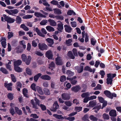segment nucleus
Here are the masks:
<instances>
[{"label": "nucleus", "mask_w": 121, "mask_h": 121, "mask_svg": "<svg viewBox=\"0 0 121 121\" xmlns=\"http://www.w3.org/2000/svg\"><path fill=\"white\" fill-rule=\"evenodd\" d=\"M91 42L92 45H94L96 43V41L94 38H92L91 39Z\"/></svg>", "instance_id": "56"}, {"label": "nucleus", "mask_w": 121, "mask_h": 121, "mask_svg": "<svg viewBox=\"0 0 121 121\" xmlns=\"http://www.w3.org/2000/svg\"><path fill=\"white\" fill-rule=\"evenodd\" d=\"M8 38L9 39L12 37L13 36V33L12 32H8Z\"/></svg>", "instance_id": "58"}, {"label": "nucleus", "mask_w": 121, "mask_h": 121, "mask_svg": "<svg viewBox=\"0 0 121 121\" xmlns=\"http://www.w3.org/2000/svg\"><path fill=\"white\" fill-rule=\"evenodd\" d=\"M55 18L57 20H62L63 19L64 17L63 16L61 15H57L56 16Z\"/></svg>", "instance_id": "47"}, {"label": "nucleus", "mask_w": 121, "mask_h": 121, "mask_svg": "<svg viewBox=\"0 0 121 121\" xmlns=\"http://www.w3.org/2000/svg\"><path fill=\"white\" fill-rule=\"evenodd\" d=\"M20 28H22L23 30L26 31H28L29 30L28 27L25 26V25L24 24H21L20 26Z\"/></svg>", "instance_id": "32"}, {"label": "nucleus", "mask_w": 121, "mask_h": 121, "mask_svg": "<svg viewBox=\"0 0 121 121\" xmlns=\"http://www.w3.org/2000/svg\"><path fill=\"white\" fill-rule=\"evenodd\" d=\"M116 112L115 110L112 109L109 112V114L111 116L116 117L117 115Z\"/></svg>", "instance_id": "15"}, {"label": "nucleus", "mask_w": 121, "mask_h": 121, "mask_svg": "<svg viewBox=\"0 0 121 121\" xmlns=\"http://www.w3.org/2000/svg\"><path fill=\"white\" fill-rule=\"evenodd\" d=\"M46 28L47 30L49 32H53L55 31L54 28L50 26H46Z\"/></svg>", "instance_id": "29"}, {"label": "nucleus", "mask_w": 121, "mask_h": 121, "mask_svg": "<svg viewBox=\"0 0 121 121\" xmlns=\"http://www.w3.org/2000/svg\"><path fill=\"white\" fill-rule=\"evenodd\" d=\"M19 36H21L25 35V33L24 31H19L18 32Z\"/></svg>", "instance_id": "63"}, {"label": "nucleus", "mask_w": 121, "mask_h": 121, "mask_svg": "<svg viewBox=\"0 0 121 121\" xmlns=\"http://www.w3.org/2000/svg\"><path fill=\"white\" fill-rule=\"evenodd\" d=\"M71 26L73 27H76L77 26L76 23L75 22H71L70 23Z\"/></svg>", "instance_id": "59"}, {"label": "nucleus", "mask_w": 121, "mask_h": 121, "mask_svg": "<svg viewBox=\"0 0 121 121\" xmlns=\"http://www.w3.org/2000/svg\"><path fill=\"white\" fill-rule=\"evenodd\" d=\"M22 93L26 97H28V92L27 89L25 88L23 89L22 90Z\"/></svg>", "instance_id": "31"}, {"label": "nucleus", "mask_w": 121, "mask_h": 121, "mask_svg": "<svg viewBox=\"0 0 121 121\" xmlns=\"http://www.w3.org/2000/svg\"><path fill=\"white\" fill-rule=\"evenodd\" d=\"M82 109V107H75V110L78 112L81 111Z\"/></svg>", "instance_id": "57"}, {"label": "nucleus", "mask_w": 121, "mask_h": 121, "mask_svg": "<svg viewBox=\"0 0 121 121\" xmlns=\"http://www.w3.org/2000/svg\"><path fill=\"white\" fill-rule=\"evenodd\" d=\"M54 13L56 14H60L61 13V10L58 9L56 8L53 9Z\"/></svg>", "instance_id": "23"}, {"label": "nucleus", "mask_w": 121, "mask_h": 121, "mask_svg": "<svg viewBox=\"0 0 121 121\" xmlns=\"http://www.w3.org/2000/svg\"><path fill=\"white\" fill-rule=\"evenodd\" d=\"M21 18L18 16H17L16 19V22L17 23L20 24L22 21Z\"/></svg>", "instance_id": "34"}, {"label": "nucleus", "mask_w": 121, "mask_h": 121, "mask_svg": "<svg viewBox=\"0 0 121 121\" xmlns=\"http://www.w3.org/2000/svg\"><path fill=\"white\" fill-rule=\"evenodd\" d=\"M66 73L69 76H71L74 74L73 73L69 70H67Z\"/></svg>", "instance_id": "55"}, {"label": "nucleus", "mask_w": 121, "mask_h": 121, "mask_svg": "<svg viewBox=\"0 0 121 121\" xmlns=\"http://www.w3.org/2000/svg\"><path fill=\"white\" fill-rule=\"evenodd\" d=\"M0 70L1 72L4 74H7L8 73V71L6 69L3 67L1 68Z\"/></svg>", "instance_id": "37"}, {"label": "nucleus", "mask_w": 121, "mask_h": 121, "mask_svg": "<svg viewBox=\"0 0 121 121\" xmlns=\"http://www.w3.org/2000/svg\"><path fill=\"white\" fill-rule=\"evenodd\" d=\"M21 58L23 61L25 62V64L27 65L30 64L31 61V58L30 56L27 57L25 54H22L21 55Z\"/></svg>", "instance_id": "1"}, {"label": "nucleus", "mask_w": 121, "mask_h": 121, "mask_svg": "<svg viewBox=\"0 0 121 121\" xmlns=\"http://www.w3.org/2000/svg\"><path fill=\"white\" fill-rule=\"evenodd\" d=\"M67 14L69 15H75L76 14L73 10H70L67 12Z\"/></svg>", "instance_id": "43"}, {"label": "nucleus", "mask_w": 121, "mask_h": 121, "mask_svg": "<svg viewBox=\"0 0 121 121\" xmlns=\"http://www.w3.org/2000/svg\"><path fill=\"white\" fill-rule=\"evenodd\" d=\"M19 12L18 10L17 9H14L12 10V15H13L14 14H16Z\"/></svg>", "instance_id": "51"}, {"label": "nucleus", "mask_w": 121, "mask_h": 121, "mask_svg": "<svg viewBox=\"0 0 121 121\" xmlns=\"http://www.w3.org/2000/svg\"><path fill=\"white\" fill-rule=\"evenodd\" d=\"M63 24L61 22L58 23L57 25V29L60 31L62 32L63 29Z\"/></svg>", "instance_id": "19"}, {"label": "nucleus", "mask_w": 121, "mask_h": 121, "mask_svg": "<svg viewBox=\"0 0 121 121\" xmlns=\"http://www.w3.org/2000/svg\"><path fill=\"white\" fill-rule=\"evenodd\" d=\"M103 118L104 119L108 120L109 118V116L108 114H107L105 113L103 114Z\"/></svg>", "instance_id": "52"}, {"label": "nucleus", "mask_w": 121, "mask_h": 121, "mask_svg": "<svg viewBox=\"0 0 121 121\" xmlns=\"http://www.w3.org/2000/svg\"><path fill=\"white\" fill-rule=\"evenodd\" d=\"M59 107V105L58 104L57 101L55 102L53 105V108H51L50 110L53 112L56 111V109L58 108Z\"/></svg>", "instance_id": "8"}, {"label": "nucleus", "mask_w": 121, "mask_h": 121, "mask_svg": "<svg viewBox=\"0 0 121 121\" xmlns=\"http://www.w3.org/2000/svg\"><path fill=\"white\" fill-rule=\"evenodd\" d=\"M85 64L84 63H82L80 65V66H75V69L77 70L78 72L80 73L83 71V65Z\"/></svg>", "instance_id": "3"}, {"label": "nucleus", "mask_w": 121, "mask_h": 121, "mask_svg": "<svg viewBox=\"0 0 121 121\" xmlns=\"http://www.w3.org/2000/svg\"><path fill=\"white\" fill-rule=\"evenodd\" d=\"M96 104V101L93 100L89 102V105L91 107H93Z\"/></svg>", "instance_id": "26"}, {"label": "nucleus", "mask_w": 121, "mask_h": 121, "mask_svg": "<svg viewBox=\"0 0 121 121\" xmlns=\"http://www.w3.org/2000/svg\"><path fill=\"white\" fill-rule=\"evenodd\" d=\"M61 96L62 99L64 100H68L70 98V97L69 95L66 93H64L62 94Z\"/></svg>", "instance_id": "10"}, {"label": "nucleus", "mask_w": 121, "mask_h": 121, "mask_svg": "<svg viewBox=\"0 0 121 121\" xmlns=\"http://www.w3.org/2000/svg\"><path fill=\"white\" fill-rule=\"evenodd\" d=\"M60 81L61 82H63L66 80V77L64 76H61L60 79Z\"/></svg>", "instance_id": "53"}, {"label": "nucleus", "mask_w": 121, "mask_h": 121, "mask_svg": "<svg viewBox=\"0 0 121 121\" xmlns=\"http://www.w3.org/2000/svg\"><path fill=\"white\" fill-rule=\"evenodd\" d=\"M22 63V61L20 60H17L15 61L14 62V66H19Z\"/></svg>", "instance_id": "24"}, {"label": "nucleus", "mask_w": 121, "mask_h": 121, "mask_svg": "<svg viewBox=\"0 0 121 121\" xmlns=\"http://www.w3.org/2000/svg\"><path fill=\"white\" fill-rule=\"evenodd\" d=\"M53 5H56L58 4V1L53 0L51 1L50 2Z\"/></svg>", "instance_id": "61"}, {"label": "nucleus", "mask_w": 121, "mask_h": 121, "mask_svg": "<svg viewBox=\"0 0 121 121\" xmlns=\"http://www.w3.org/2000/svg\"><path fill=\"white\" fill-rule=\"evenodd\" d=\"M84 70L88 71L91 72H92L93 71L92 69L90 67L87 66H86L85 67Z\"/></svg>", "instance_id": "36"}, {"label": "nucleus", "mask_w": 121, "mask_h": 121, "mask_svg": "<svg viewBox=\"0 0 121 121\" xmlns=\"http://www.w3.org/2000/svg\"><path fill=\"white\" fill-rule=\"evenodd\" d=\"M38 46L39 49L42 50H47L48 48L47 46L44 43H39L38 44Z\"/></svg>", "instance_id": "7"}, {"label": "nucleus", "mask_w": 121, "mask_h": 121, "mask_svg": "<svg viewBox=\"0 0 121 121\" xmlns=\"http://www.w3.org/2000/svg\"><path fill=\"white\" fill-rule=\"evenodd\" d=\"M67 56L70 59H73L75 58V57L73 55L72 51H70L68 52Z\"/></svg>", "instance_id": "27"}, {"label": "nucleus", "mask_w": 121, "mask_h": 121, "mask_svg": "<svg viewBox=\"0 0 121 121\" xmlns=\"http://www.w3.org/2000/svg\"><path fill=\"white\" fill-rule=\"evenodd\" d=\"M91 94L88 92H86L83 93L82 95L81 96L82 98L88 97L90 95V94Z\"/></svg>", "instance_id": "33"}, {"label": "nucleus", "mask_w": 121, "mask_h": 121, "mask_svg": "<svg viewBox=\"0 0 121 121\" xmlns=\"http://www.w3.org/2000/svg\"><path fill=\"white\" fill-rule=\"evenodd\" d=\"M73 52L75 56H78L77 51L76 48L73 49Z\"/></svg>", "instance_id": "62"}, {"label": "nucleus", "mask_w": 121, "mask_h": 121, "mask_svg": "<svg viewBox=\"0 0 121 121\" xmlns=\"http://www.w3.org/2000/svg\"><path fill=\"white\" fill-rule=\"evenodd\" d=\"M48 22V21L46 20H43L40 22V24L43 26L45 25Z\"/></svg>", "instance_id": "42"}, {"label": "nucleus", "mask_w": 121, "mask_h": 121, "mask_svg": "<svg viewBox=\"0 0 121 121\" xmlns=\"http://www.w3.org/2000/svg\"><path fill=\"white\" fill-rule=\"evenodd\" d=\"M36 89L39 94L41 95H43V92L41 88L39 86H37L36 87Z\"/></svg>", "instance_id": "28"}, {"label": "nucleus", "mask_w": 121, "mask_h": 121, "mask_svg": "<svg viewBox=\"0 0 121 121\" xmlns=\"http://www.w3.org/2000/svg\"><path fill=\"white\" fill-rule=\"evenodd\" d=\"M34 15L35 16L38 17H46V16L45 15H43L40 13L35 12L34 13Z\"/></svg>", "instance_id": "20"}, {"label": "nucleus", "mask_w": 121, "mask_h": 121, "mask_svg": "<svg viewBox=\"0 0 121 121\" xmlns=\"http://www.w3.org/2000/svg\"><path fill=\"white\" fill-rule=\"evenodd\" d=\"M98 98L100 102L101 103H103L104 102V99L103 97H101L98 96Z\"/></svg>", "instance_id": "60"}, {"label": "nucleus", "mask_w": 121, "mask_h": 121, "mask_svg": "<svg viewBox=\"0 0 121 121\" xmlns=\"http://www.w3.org/2000/svg\"><path fill=\"white\" fill-rule=\"evenodd\" d=\"M6 39L4 37L0 39V41L1 42V44L3 47L5 48L6 46Z\"/></svg>", "instance_id": "13"}, {"label": "nucleus", "mask_w": 121, "mask_h": 121, "mask_svg": "<svg viewBox=\"0 0 121 121\" xmlns=\"http://www.w3.org/2000/svg\"><path fill=\"white\" fill-rule=\"evenodd\" d=\"M33 17V15L28 14L25 15L22 17L23 19H29Z\"/></svg>", "instance_id": "38"}, {"label": "nucleus", "mask_w": 121, "mask_h": 121, "mask_svg": "<svg viewBox=\"0 0 121 121\" xmlns=\"http://www.w3.org/2000/svg\"><path fill=\"white\" fill-rule=\"evenodd\" d=\"M65 28V30L66 32L68 33H70L71 31L72 28L70 26L67 25H65L64 26Z\"/></svg>", "instance_id": "17"}, {"label": "nucleus", "mask_w": 121, "mask_h": 121, "mask_svg": "<svg viewBox=\"0 0 121 121\" xmlns=\"http://www.w3.org/2000/svg\"><path fill=\"white\" fill-rule=\"evenodd\" d=\"M35 31L37 33L38 35L42 37H44L45 35H44L40 31V30L38 29V27H36L35 28Z\"/></svg>", "instance_id": "22"}, {"label": "nucleus", "mask_w": 121, "mask_h": 121, "mask_svg": "<svg viewBox=\"0 0 121 121\" xmlns=\"http://www.w3.org/2000/svg\"><path fill=\"white\" fill-rule=\"evenodd\" d=\"M101 86L99 84H98L97 86L94 88V90H101Z\"/></svg>", "instance_id": "48"}, {"label": "nucleus", "mask_w": 121, "mask_h": 121, "mask_svg": "<svg viewBox=\"0 0 121 121\" xmlns=\"http://www.w3.org/2000/svg\"><path fill=\"white\" fill-rule=\"evenodd\" d=\"M48 43L49 44L48 46L50 47H53V46H52V45L53 44L54 42L53 40L51 38H48L46 39Z\"/></svg>", "instance_id": "14"}, {"label": "nucleus", "mask_w": 121, "mask_h": 121, "mask_svg": "<svg viewBox=\"0 0 121 121\" xmlns=\"http://www.w3.org/2000/svg\"><path fill=\"white\" fill-rule=\"evenodd\" d=\"M3 16L4 17V20L7 21V22L11 23L15 21V19L12 18L7 16L5 14H4Z\"/></svg>", "instance_id": "4"}, {"label": "nucleus", "mask_w": 121, "mask_h": 121, "mask_svg": "<svg viewBox=\"0 0 121 121\" xmlns=\"http://www.w3.org/2000/svg\"><path fill=\"white\" fill-rule=\"evenodd\" d=\"M53 116L56 118L59 119H62L63 118V117H62L61 115L55 114L53 115Z\"/></svg>", "instance_id": "40"}, {"label": "nucleus", "mask_w": 121, "mask_h": 121, "mask_svg": "<svg viewBox=\"0 0 121 121\" xmlns=\"http://www.w3.org/2000/svg\"><path fill=\"white\" fill-rule=\"evenodd\" d=\"M10 76L12 81L14 82H15L16 81V79L14 75L11 74L10 75Z\"/></svg>", "instance_id": "45"}, {"label": "nucleus", "mask_w": 121, "mask_h": 121, "mask_svg": "<svg viewBox=\"0 0 121 121\" xmlns=\"http://www.w3.org/2000/svg\"><path fill=\"white\" fill-rule=\"evenodd\" d=\"M104 93L107 97L111 99H112L113 97H117V95L116 94L114 93H111L110 91L108 90L104 91Z\"/></svg>", "instance_id": "2"}, {"label": "nucleus", "mask_w": 121, "mask_h": 121, "mask_svg": "<svg viewBox=\"0 0 121 121\" xmlns=\"http://www.w3.org/2000/svg\"><path fill=\"white\" fill-rule=\"evenodd\" d=\"M26 73L29 75H31L32 73V70L29 67H27L26 69Z\"/></svg>", "instance_id": "25"}, {"label": "nucleus", "mask_w": 121, "mask_h": 121, "mask_svg": "<svg viewBox=\"0 0 121 121\" xmlns=\"http://www.w3.org/2000/svg\"><path fill=\"white\" fill-rule=\"evenodd\" d=\"M71 90L73 91L77 92L79 91L81 89V87L79 85H77L71 88Z\"/></svg>", "instance_id": "16"}, {"label": "nucleus", "mask_w": 121, "mask_h": 121, "mask_svg": "<svg viewBox=\"0 0 121 121\" xmlns=\"http://www.w3.org/2000/svg\"><path fill=\"white\" fill-rule=\"evenodd\" d=\"M72 42V39H69L66 41V43L67 45L69 46L72 44L71 43Z\"/></svg>", "instance_id": "41"}, {"label": "nucleus", "mask_w": 121, "mask_h": 121, "mask_svg": "<svg viewBox=\"0 0 121 121\" xmlns=\"http://www.w3.org/2000/svg\"><path fill=\"white\" fill-rule=\"evenodd\" d=\"M41 78L43 79L47 80H50L51 79V77L47 75L41 76Z\"/></svg>", "instance_id": "21"}, {"label": "nucleus", "mask_w": 121, "mask_h": 121, "mask_svg": "<svg viewBox=\"0 0 121 121\" xmlns=\"http://www.w3.org/2000/svg\"><path fill=\"white\" fill-rule=\"evenodd\" d=\"M107 83L108 84L111 85L112 84V74L109 73L107 74Z\"/></svg>", "instance_id": "5"}, {"label": "nucleus", "mask_w": 121, "mask_h": 121, "mask_svg": "<svg viewBox=\"0 0 121 121\" xmlns=\"http://www.w3.org/2000/svg\"><path fill=\"white\" fill-rule=\"evenodd\" d=\"M15 50L17 53H20L23 51V50L20 48V47L19 46L16 47Z\"/></svg>", "instance_id": "39"}, {"label": "nucleus", "mask_w": 121, "mask_h": 121, "mask_svg": "<svg viewBox=\"0 0 121 121\" xmlns=\"http://www.w3.org/2000/svg\"><path fill=\"white\" fill-rule=\"evenodd\" d=\"M44 93L46 95H49L50 94L49 91L47 89H45L44 90Z\"/></svg>", "instance_id": "54"}, {"label": "nucleus", "mask_w": 121, "mask_h": 121, "mask_svg": "<svg viewBox=\"0 0 121 121\" xmlns=\"http://www.w3.org/2000/svg\"><path fill=\"white\" fill-rule=\"evenodd\" d=\"M20 45H22L23 48L24 49H25L26 47V45H25V41L24 40H22L20 42Z\"/></svg>", "instance_id": "44"}, {"label": "nucleus", "mask_w": 121, "mask_h": 121, "mask_svg": "<svg viewBox=\"0 0 121 121\" xmlns=\"http://www.w3.org/2000/svg\"><path fill=\"white\" fill-rule=\"evenodd\" d=\"M46 56L49 59H52L53 56L52 53L50 50L47 51L46 53Z\"/></svg>", "instance_id": "9"}, {"label": "nucleus", "mask_w": 121, "mask_h": 121, "mask_svg": "<svg viewBox=\"0 0 121 121\" xmlns=\"http://www.w3.org/2000/svg\"><path fill=\"white\" fill-rule=\"evenodd\" d=\"M8 97L10 100H12L13 98V96L12 94L11 93H9L8 95Z\"/></svg>", "instance_id": "49"}, {"label": "nucleus", "mask_w": 121, "mask_h": 121, "mask_svg": "<svg viewBox=\"0 0 121 121\" xmlns=\"http://www.w3.org/2000/svg\"><path fill=\"white\" fill-rule=\"evenodd\" d=\"M4 86L6 87L8 90H12V86L13 85L12 83L11 82L9 83H6V82L4 83Z\"/></svg>", "instance_id": "12"}, {"label": "nucleus", "mask_w": 121, "mask_h": 121, "mask_svg": "<svg viewBox=\"0 0 121 121\" xmlns=\"http://www.w3.org/2000/svg\"><path fill=\"white\" fill-rule=\"evenodd\" d=\"M42 74L41 73H39L37 75L35 76L34 77V79L35 81L37 82L39 79V78L41 76Z\"/></svg>", "instance_id": "35"}, {"label": "nucleus", "mask_w": 121, "mask_h": 121, "mask_svg": "<svg viewBox=\"0 0 121 121\" xmlns=\"http://www.w3.org/2000/svg\"><path fill=\"white\" fill-rule=\"evenodd\" d=\"M65 104L66 106L68 107L71 106L72 105V103L69 101H65Z\"/></svg>", "instance_id": "50"}, {"label": "nucleus", "mask_w": 121, "mask_h": 121, "mask_svg": "<svg viewBox=\"0 0 121 121\" xmlns=\"http://www.w3.org/2000/svg\"><path fill=\"white\" fill-rule=\"evenodd\" d=\"M48 21L50 25L52 26H55L56 25V22L53 20L49 19H48Z\"/></svg>", "instance_id": "18"}, {"label": "nucleus", "mask_w": 121, "mask_h": 121, "mask_svg": "<svg viewBox=\"0 0 121 121\" xmlns=\"http://www.w3.org/2000/svg\"><path fill=\"white\" fill-rule=\"evenodd\" d=\"M57 57L55 59L56 64L57 65H62L63 64V62L62 61L61 58L59 56V54H57Z\"/></svg>", "instance_id": "6"}, {"label": "nucleus", "mask_w": 121, "mask_h": 121, "mask_svg": "<svg viewBox=\"0 0 121 121\" xmlns=\"http://www.w3.org/2000/svg\"><path fill=\"white\" fill-rule=\"evenodd\" d=\"M39 106L40 107L42 110L44 111L46 109V107L43 104H41L40 105H39Z\"/></svg>", "instance_id": "64"}, {"label": "nucleus", "mask_w": 121, "mask_h": 121, "mask_svg": "<svg viewBox=\"0 0 121 121\" xmlns=\"http://www.w3.org/2000/svg\"><path fill=\"white\" fill-rule=\"evenodd\" d=\"M14 69L15 71L18 72H21L22 71V69L17 66H14Z\"/></svg>", "instance_id": "30"}, {"label": "nucleus", "mask_w": 121, "mask_h": 121, "mask_svg": "<svg viewBox=\"0 0 121 121\" xmlns=\"http://www.w3.org/2000/svg\"><path fill=\"white\" fill-rule=\"evenodd\" d=\"M77 78L76 76H74L73 78H67V80H69L70 81V82L71 84L73 85H75L77 82V81L75 80V79Z\"/></svg>", "instance_id": "11"}, {"label": "nucleus", "mask_w": 121, "mask_h": 121, "mask_svg": "<svg viewBox=\"0 0 121 121\" xmlns=\"http://www.w3.org/2000/svg\"><path fill=\"white\" fill-rule=\"evenodd\" d=\"M90 118L91 120L93 121H96L98 120L97 118L92 115L90 116Z\"/></svg>", "instance_id": "46"}]
</instances>
